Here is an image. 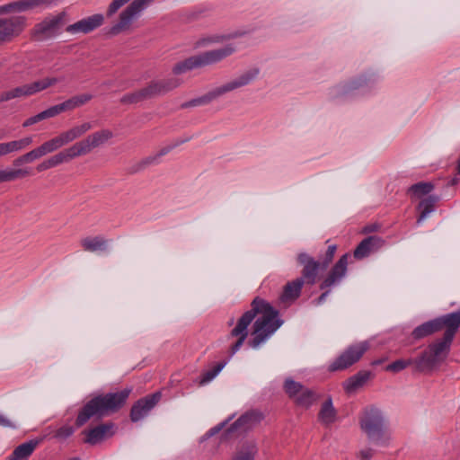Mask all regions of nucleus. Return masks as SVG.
Segmentation results:
<instances>
[{"label": "nucleus", "instance_id": "13", "mask_svg": "<svg viewBox=\"0 0 460 460\" xmlns=\"http://www.w3.org/2000/svg\"><path fill=\"white\" fill-rule=\"evenodd\" d=\"M161 398V392H155L137 400L130 410V420L137 422L146 417Z\"/></svg>", "mask_w": 460, "mask_h": 460}, {"label": "nucleus", "instance_id": "18", "mask_svg": "<svg viewBox=\"0 0 460 460\" xmlns=\"http://www.w3.org/2000/svg\"><path fill=\"white\" fill-rule=\"evenodd\" d=\"M76 157L77 156L75 153V150L71 146L68 148L63 149L62 151L49 156V158L37 164L36 170L39 172L47 171L62 164L68 163Z\"/></svg>", "mask_w": 460, "mask_h": 460}, {"label": "nucleus", "instance_id": "19", "mask_svg": "<svg viewBox=\"0 0 460 460\" xmlns=\"http://www.w3.org/2000/svg\"><path fill=\"white\" fill-rule=\"evenodd\" d=\"M384 243V240L376 235L368 236L359 243L354 250L353 255L357 260H362L378 251Z\"/></svg>", "mask_w": 460, "mask_h": 460}, {"label": "nucleus", "instance_id": "22", "mask_svg": "<svg viewBox=\"0 0 460 460\" xmlns=\"http://www.w3.org/2000/svg\"><path fill=\"white\" fill-rule=\"evenodd\" d=\"M93 128V124L91 122H84L80 125H76L72 127L71 128L62 131L59 133L58 138L61 142L62 146H66L67 144L78 139L89 130Z\"/></svg>", "mask_w": 460, "mask_h": 460}, {"label": "nucleus", "instance_id": "20", "mask_svg": "<svg viewBox=\"0 0 460 460\" xmlns=\"http://www.w3.org/2000/svg\"><path fill=\"white\" fill-rule=\"evenodd\" d=\"M234 51V46L229 44L218 49L206 51L198 55V58L200 62V66H205L221 61L226 57L232 55Z\"/></svg>", "mask_w": 460, "mask_h": 460}, {"label": "nucleus", "instance_id": "38", "mask_svg": "<svg viewBox=\"0 0 460 460\" xmlns=\"http://www.w3.org/2000/svg\"><path fill=\"white\" fill-rule=\"evenodd\" d=\"M93 99V95L91 93H82L78 95H75L66 101H65L66 107L67 111H73L76 108H79Z\"/></svg>", "mask_w": 460, "mask_h": 460}, {"label": "nucleus", "instance_id": "56", "mask_svg": "<svg viewBox=\"0 0 460 460\" xmlns=\"http://www.w3.org/2000/svg\"><path fill=\"white\" fill-rule=\"evenodd\" d=\"M226 37L222 36V37H215V38H208V39H203L201 40V44H205L207 42H212V41H221L223 40H225Z\"/></svg>", "mask_w": 460, "mask_h": 460}, {"label": "nucleus", "instance_id": "40", "mask_svg": "<svg viewBox=\"0 0 460 460\" xmlns=\"http://www.w3.org/2000/svg\"><path fill=\"white\" fill-rule=\"evenodd\" d=\"M7 181H13L18 179L28 177L31 174L30 168L4 169Z\"/></svg>", "mask_w": 460, "mask_h": 460}, {"label": "nucleus", "instance_id": "27", "mask_svg": "<svg viewBox=\"0 0 460 460\" xmlns=\"http://www.w3.org/2000/svg\"><path fill=\"white\" fill-rule=\"evenodd\" d=\"M33 142V139L31 137H25L23 138H21L19 140H13L10 142L5 143H0V148L2 152V155H6L8 154L13 153V152H19L29 146H31Z\"/></svg>", "mask_w": 460, "mask_h": 460}, {"label": "nucleus", "instance_id": "5", "mask_svg": "<svg viewBox=\"0 0 460 460\" xmlns=\"http://www.w3.org/2000/svg\"><path fill=\"white\" fill-rule=\"evenodd\" d=\"M154 0H133L119 14L118 22L110 28L111 35H118L128 31L135 19L153 2Z\"/></svg>", "mask_w": 460, "mask_h": 460}, {"label": "nucleus", "instance_id": "60", "mask_svg": "<svg viewBox=\"0 0 460 460\" xmlns=\"http://www.w3.org/2000/svg\"><path fill=\"white\" fill-rule=\"evenodd\" d=\"M69 460H80V458H78V457H74V458H71V459H69Z\"/></svg>", "mask_w": 460, "mask_h": 460}, {"label": "nucleus", "instance_id": "1", "mask_svg": "<svg viewBox=\"0 0 460 460\" xmlns=\"http://www.w3.org/2000/svg\"><path fill=\"white\" fill-rule=\"evenodd\" d=\"M257 314H260V316L252 325V334L253 338L249 341V345L253 349H257L264 343L282 324V321L279 319V311L266 300L259 296L255 297L251 304V309L240 317L237 324L228 335V339L237 338L235 342L230 346V357L234 355L243 346L248 336V326Z\"/></svg>", "mask_w": 460, "mask_h": 460}, {"label": "nucleus", "instance_id": "11", "mask_svg": "<svg viewBox=\"0 0 460 460\" xmlns=\"http://www.w3.org/2000/svg\"><path fill=\"white\" fill-rule=\"evenodd\" d=\"M61 147L63 146L58 138V136H56L53 138L45 141L40 146L20 155L13 160V164L14 166H19L22 164L32 163L33 161L40 159L48 154L53 153Z\"/></svg>", "mask_w": 460, "mask_h": 460}, {"label": "nucleus", "instance_id": "54", "mask_svg": "<svg viewBox=\"0 0 460 460\" xmlns=\"http://www.w3.org/2000/svg\"><path fill=\"white\" fill-rule=\"evenodd\" d=\"M194 106H199V98L192 99L187 102H184L181 104V108H189V107H194Z\"/></svg>", "mask_w": 460, "mask_h": 460}, {"label": "nucleus", "instance_id": "43", "mask_svg": "<svg viewBox=\"0 0 460 460\" xmlns=\"http://www.w3.org/2000/svg\"><path fill=\"white\" fill-rule=\"evenodd\" d=\"M64 111H67L65 102L48 108L47 110L41 111L40 114L42 117V119H46L56 117Z\"/></svg>", "mask_w": 460, "mask_h": 460}, {"label": "nucleus", "instance_id": "26", "mask_svg": "<svg viewBox=\"0 0 460 460\" xmlns=\"http://www.w3.org/2000/svg\"><path fill=\"white\" fill-rule=\"evenodd\" d=\"M303 285V281L298 279L288 282L279 297L281 302H293L297 299L301 294Z\"/></svg>", "mask_w": 460, "mask_h": 460}, {"label": "nucleus", "instance_id": "48", "mask_svg": "<svg viewBox=\"0 0 460 460\" xmlns=\"http://www.w3.org/2000/svg\"><path fill=\"white\" fill-rule=\"evenodd\" d=\"M0 426L10 429H16V424L8 419L5 415L0 413Z\"/></svg>", "mask_w": 460, "mask_h": 460}, {"label": "nucleus", "instance_id": "53", "mask_svg": "<svg viewBox=\"0 0 460 460\" xmlns=\"http://www.w3.org/2000/svg\"><path fill=\"white\" fill-rule=\"evenodd\" d=\"M167 153V150H162L157 155L155 156H150V157H147L146 158L145 160H143V164L144 165H148V164H151L153 163H155L157 159V157L161 156V155H164Z\"/></svg>", "mask_w": 460, "mask_h": 460}, {"label": "nucleus", "instance_id": "29", "mask_svg": "<svg viewBox=\"0 0 460 460\" xmlns=\"http://www.w3.org/2000/svg\"><path fill=\"white\" fill-rule=\"evenodd\" d=\"M369 376L370 373L367 371H360L357 373L344 382V390L349 394L355 392L359 387L363 386V385L369 379Z\"/></svg>", "mask_w": 460, "mask_h": 460}, {"label": "nucleus", "instance_id": "16", "mask_svg": "<svg viewBox=\"0 0 460 460\" xmlns=\"http://www.w3.org/2000/svg\"><path fill=\"white\" fill-rule=\"evenodd\" d=\"M103 22L104 16L102 13H95L92 16H88L73 24L68 25L66 28V31L72 34H87L101 27L103 24Z\"/></svg>", "mask_w": 460, "mask_h": 460}, {"label": "nucleus", "instance_id": "50", "mask_svg": "<svg viewBox=\"0 0 460 460\" xmlns=\"http://www.w3.org/2000/svg\"><path fill=\"white\" fill-rule=\"evenodd\" d=\"M373 456H374V450L371 448H366V449L360 450L358 453V456L362 460H370Z\"/></svg>", "mask_w": 460, "mask_h": 460}, {"label": "nucleus", "instance_id": "30", "mask_svg": "<svg viewBox=\"0 0 460 460\" xmlns=\"http://www.w3.org/2000/svg\"><path fill=\"white\" fill-rule=\"evenodd\" d=\"M31 96L29 84H22L0 93V102H8L15 98Z\"/></svg>", "mask_w": 460, "mask_h": 460}, {"label": "nucleus", "instance_id": "24", "mask_svg": "<svg viewBox=\"0 0 460 460\" xmlns=\"http://www.w3.org/2000/svg\"><path fill=\"white\" fill-rule=\"evenodd\" d=\"M80 244L84 252H105L109 247V240L102 235L87 236L81 239Z\"/></svg>", "mask_w": 460, "mask_h": 460}, {"label": "nucleus", "instance_id": "9", "mask_svg": "<svg viewBox=\"0 0 460 460\" xmlns=\"http://www.w3.org/2000/svg\"><path fill=\"white\" fill-rule=\"evenodd\" d=\"M113 137V133L110 129H101L88 135L83 140L72 145L77 157L90 154L94 148H97Z\"/></svg>", "mask_w": 460, "mask_h": 460}, {"label": "nucleus", "instance_id": "58", "mask_svg": "<svg viewBox=\"0 0 460 460\" xmlns=\"http://www.w3.org/2000/svg\"><path fill=\"white\" fill-rule=\"evenodd\" d=\"M6 182L4 170H0V183Z\"/></svg>", "mask_w": 460, "mask_h": 460}, {"label": "nucleus", "instance_id": "51", "mask_svg": "<svg viewBox=\"0 0 460 460\" xmlns=\"http://www.w3.org/2000/svg\"><path fill=\"white\" fill-rule=\"evenodd\" d=\"M225 424H226V423H225V422H223V423H221V424H219V425H217V426H216V427H214V428L210 429L208 431V433L205 435L204 438H210V437H212V436L216 435L217 433H218V432L223 429V427L225 426Z\"/></svg>", "mask_w": 460, "mask_h": 460}, {"label": "nucleus", "instance_id": "8", "mask_svg": "<svg viewBox=\"0 0 460 460\" xmlns=\"http://www.w3.org/2000/svg\"><path fill=\"white\" fill-rule=\"evenodd\" d=\"M367 341L353 344L347 348L330 366L332 372L344 370L358 362L368 349Z\"/></svg>", "mask_w": 460, "mask_h": 460}, {"label": "nucleus", "instance_id": "31", "mask_svg": "<svg viewBox=\"0 0 460 460\" xmlns=\"http://www.w3.org/2000/svg\"><path fill=\"white\" fill-rule=\"evenodd\" d=\"M438 201V197L431 195L426 199H423L418 205V210H420V216L417 219V223H421L430 214L435 208V204Z\"/></svg>", "mask_w": 460, "mask_h": 460}, {"label": "nucleus", "instance_id": "21", "mask_svg": "<svg viewBox=\"0 0 460 460\" xmlns=\"http://www.w3.org/2000/svg\"><path fill=\"white\" fill-rule=\"evenodd\" d=\"M93 128V124L91 122H84L80 125H76L72 127L71 128L62 131L59 133L58 138L61 142L62 146H66L67 144L78 139L89 130Z\"/></svg>", "mask_w": 460, "mask_h": 460}, {"label": "nucleus", "instance_id": "34", "mask_svg": "<svg viewBox=\"0 0 460 460\" xmlns=\"http://www.w3.org/2000/svg\"><path fill=\"white\" fill-rule=\"evenodd\" d=\"M59 82V79L57 77H43L37 81L28 84L30 87L31 94H36L40 92H42L51 86H54Z\"/></svg>", "mask_w": 460, "mask_h": 460}, {"label": "nucleus", "instance_id": "46", "mask_svg": "<svg viewBox=\"0 0 460 460\" xmlns=\"http://www.w3.org/2000/svg\"><path fill=\"white\" fill-rule=\"evenodd\" d=\"M336 250H337V246L335 244H332L328 247L323 261H320V263L322 264L323 270H325L329 266V264L332 262Z\"/></svg>", "mask_w": 460, "mask_h": 460}, {"label": "nucleus", "instance_id": "47", "mask_svg": "<svg viewBox=\"0 0 460 460\" xmlns=\"http://www.w3.org/2000/svg\"><path fill=\"white\" fill-rule=\"evenodd\" d=\"M130 0H112V2L108 6L106 15L108 17H111L115 14L123 5L128 3Z\"/></svg>", "mask_w": 460, "mask_h": 460}, {"label": "nucleus", "instance_id": "55", "mask_svg": "<svg viewBox=\"0 0 460 460\" xmlns=\"http://www.w3.org/2000/svg\"><path fill=\"white\" fill-rule=\"evenodd\" d=\"M252 415L245 414L241 416L234 423V425H241L243 423H246L248 420H252Z\"/></svg>", "mask_w": 460, "mask_h": 460}, {"label": "nucleus", "instance_id": "59", "mask_svg": "<svg viewBox=\"0 0 460 460\" xmlns=\"http://www.w3.org/2000/svg\"><path fill=\"white\" fill-rule=\"evenodd\" d=\"M456 172L460 173V159L458 160L457 165H456Z\"/></svg>", "mask_w": 460, "mask_h": 460}, {"label": "nucleus", "instance_id": "36", "mask_svg": "<svg viewBox=\"0 0 460 460\" xmlns=\"http://www.w3.org/2000/svg\"><path fill=\"white\" fill-rule=\"evenodd\" d=\"M316 400V394L313 390L306 388L305 386L298 394V395H296V398L294 399L295 402L297 405L305 408L310 407Z\"/></svg>", "mask_w": 460, "mask_h": 460}, {"label": "nucleus", "instance_id": "35", "mask_svg": "<svg viewBox=\"0 0 460 460\" xmlns=\"http://www.w3.org/2000/svg\"><path fill=\"white\" fill-rule=\"evenodd\" d=\"M54 0H19L14 2L16 12H24L40 6H49Z\"/></svg>", "mask_w": 460, "mask_h": 460}, {"label": "nucleus", "instance_id": "17", "mask_svg": "<svg viewBox=\"0 0 460 460\" xmlns=\"http://www.w3.org/2000/svg\"><path fill=\"white\" fill-rule=\"evenodd\" d=\"M76 157L77 156L75 153V150L71 146L68 148L63 149L62 151L49 156V158L37 164L36 170L39 172L47 171L62 164L68 163Z\"/></svg>", "mask_w": 460, "mask_h": 460}, {"label": "nucleus", "instance_id": "4", "mask_svg": "<svg viewBox=\"0 0 460 460\" xmlns=\"http://www.w3.org/2000/svg\"><path fill=\"white\" fill-rule=\"evenodd\" d=\"M359 424L371 443L382 447L390 445L391 435L380 411L374 408L366 410L360 418Z\"/></svg>", "mask_w": 460, "mask_h": 460}, {"label": "nucleus", "instance_id": "39", "mask_svg": "<svg viewBox=\"0 0 460 460\" xmlns=\"http://www.w3.org/2000/svg\"><path fill=\"white\" fill-rule=\"evenodd\" d=\"M226 365V362L222 361L217 363L211 369L204 372L200 376L199 385H204L212 381L220 373Z\"/></svg>", "mask_w": 460, "mask_h": 460}, {"label": "nucleus", "instance_id": "57", "mask_svg": "<svg viewBox=\"0 0 460 460\" xmlns=\"http://www.w3.org/2000/svg\"><path fill=\"white\" fill-rule=\"evenodd\" d=\"M330 291L327 290L325 292H323L319 297L318 299L316 300V305H321L322 303H323L326 299V297L328 296Z\"/></svg>", "mask_w": 460, "mask_h": 460}, {"label": "nucleus", "instance_id": "37", "mask_svg": "<svg viewBox=\"0 0 460 460\" xmlns=\"http://www.w3.org/2000/svg\"><path fill=\"white\" fill-rule=\"evenodd\" d=\"M434 190V185L431 182H424L420 181L411 185L407 193L411 196V198H421L424 195L430 193Z\"/></svg>", "mask_w": 460, "mask_h": 460}, {"label": "nucleus", "instance_id": "7", "mask_svg": "<svg viewBox=\"0 0 460 460\" xmlns=\"http://www.w3.org/2000/svg\"><path fill=\"white\" fill-rule=\"evenodd\" d=\"M259 74L258 69H253L243 74L237 79L228 82L219 87L213 89L208 93L204 94L201 97H199V105L208 104L217 97L235 90L239 87L244 86L252 82Z\"/></svg>", "mask_w": 460, "mask_h": 460}, {"label": "nucleus", "instance_id": "61", "mask_svg": "<svg viewBox=\"0 0 460 460\" xmlns=\"http://www.w3.org/2000/svg\"><path fill=\"white\" fill-rule=\"evenodd\" d=\"M8 460V459H7Z\"/></svg>", "mask_w": 460, "mask_h": 460}, {"label": "nucleus", "instance_id": "2", "mask_svg": "<svg viewBox=\"0 0 460 460\" xmlns=\"http://www.w3.org/2000/svg\"><path fill=\"white\" fill-rule=\"evenodd\" d=\"M460 328V309L428 321L412 331L416 340L424 338L445 329L442 338L429 345L428 349L416 358V369L420 372L431 371L448 356L454 338Z\"/></svg>", "mask_w": 460, "mask_h": 460}, {"label": "nucleus", "instance_id": "32", "mask_svg": "<svg viewBox=\"0 0 460 460\" xmlns=\"http://www.w3.org/2000/svg\"><path fill=\"white\" fill-rule=\"evenodd\" d=\"M198 67H201V66L197 55L175 64L172 67V73L181 75Z\"/></svg>", "mask_w": 460, "mask_h": 460}, {"label": "nucleus", "instance_id": "3", "mask_svg": "<svg viewBox=\"0 0 460 460\" xmlns=\"http://www.w3.org/2000/svg\"><path fill=\"white\" fill-rule=\"evenodd\" d=\"M131 392L132 388H125L118 393H110L93 397L79 411L75 426L80 428L91 418L101 419L118 411L125 404Z\"/></svg>", "mask_w": 460, "mask_h": 460}, {"label": "nucleus", "instance_id": "25", "mask_svg": "<svg viewBox=\"0 0 460 460\" xmlns=\"http://www.w3.org/2000/svg\"><path fill=\"white\" fill-rule=\"evenodd\" d=\"M41 439H31L25 443L19 445L13 451L11 456L7 458L8 460H28L32 455Z\"/></svg>", "mask_w": 460, "mask_h": 460}, {"label": "nucleus", "instance_id": "49", "mask_svg": "<svg viewBox=\"0 0 460 460\" xmlns=\"http://www.w3.org/2000/svg\"><path fill=\"white\" fill-rule=\"evenodd\" d=\"M41 120H43V119H42L41 114H40V113H38L37 115L32 116V117H30L29 119H27L23 122L22 126H23V127H29V126H31V125H33V124H35V123H37V122H40V121H41Z\"/></svg>", "mask_w": 460, "mask_h": 460}, {"label": "nucleus", "instance_id": "33", "mask_svg": "<svg viewBox=\"0 0 460 460\" xmlns=\"http://www.w3.org/2000/svg\"><path fill=\"white\" fill-rule=\"evenodd\" d=\"M256 453V445L253 442H246L235 452L232 460H254Z\"/></svg>", "mask_w": 460, "mask_h": 460}, {"label": "nucleus", "instance_id": "42", "mask_svg": "<svg viewBox=\"0 0 460 460\" xmlns=\"http://www.w3.org/2000/svg\"><path fill=\"white\" fill-rule=\"evenodd\" d=\"M304 388V385L298 382L294 381L293 379H287L284 384L285 392L288 394L291 399H295L296 395L301 392Z\"/></svg>", "mask_w": 460, "mask_h": 460}, {"label": "nucleus", "instance_id": "15", "mask_svg": "<svg viewBox=\"0 0 460 460\" xmlns=\"http://www.w3.org/2000/svg\"><path fill=\"white\" fill-rule=\"evenodd\" d=\"M349 254H343L329 271L320 285L321 289L330 288L339 284L347 273Z\"/></svg>", "mask_w": 460, "mask_h": 460}, {"label": "nucleus", "instance_id": "41", "mask_svg": "<svg viewBox=\"0 0 460 460\" xmlns=\"http://www.w3.org/2000/svg\"><path fill=\"white\" fill-rule=\"evenodd\" d=\"M146 100L143 88L136 92L127 93L120 99V102L124 104H133Z\"/></svg>", "mask_w": 460, "mask_h": 460}, {"label": "nucleus", "instance_id": "28", "mask_svg": "<svg viewBox=\"0 0 460 460\" xmlns=\"http://www.w3.org/2000/svg\"><path fill=\"white\" fill-rule=\"evenodd\" d=\"M337 411L332 405V398H328L323 404L318 413V419L323 425L329 426L336 420Z\"/></svg>", "mask_w": 460, "mask_h": 460}, {"label": "nucleus", "instance_id": "6", "mask_svg": "<svg viewBox=\"0 0 460 460\" xmlns=\"http://www.w3.org/2000/svg\"><path fill=\"white\" fill-rule=\"evenodd\" d=\"M67 13L61 12L57 15L48 16L35 24L31 35L36 40H45L56 36L66 23Z\"/></svg>", "mask_w": 460, "mask_h": 460}, {"label": "nucleus", "instance_id": "12", "mask_svg": "<svg viewBox=\"0 0 460 460\" xmlns=\"http://www.w3.org/2000/svg\"><path fill=\"white\" fill-rule=\"evenodd\" d=\"M297 261L303 267L301 277L297 279L303 281V284H315L318 271L319 270H322V264L320 261H315L312 256L305 252L298 254Z\"/></svg>", "mask_w": 460, "mask_h": 460}, {"label": "nucleus", "instance_id": "45", "mask_svg": "<svg viewBox=\"0 0 460 460\" xmlns=\"http://www.w3.org/2000/svg\"><path fill=\"white\" fill-rule=\"evenodd\" d=\"M75 429L70 425H64L58 429L54 434V438L58 440H65L73 435Z\"/></svg>", "mask_w": 460, "mask_h": 460}, {"label": "nucleus", "instance_id": "14", "mask_svg": "<svg viewBox=\"0 0 460 460\" xmlns=\"http://www.w3.org/2000/svg\"><path fill=\"white\" fill-rule=\"evenodd\" d=\"M181 84V81L175 77L153 80L146 86H145L143 90L147 100L158 95L165 94L168 92L179 87Z\"/></svg>", "mask_w": 460, "mask_h": 460}, {"label": "nucleus", "instance_id": "10", "mask_svg": "<svg viewBox=\"0 0 460 460\" xmlns=\"http://www.w3.org/2000/svg\"><path fill=\"white\" fill-rule=\"evenodd\" d=\"M26 27V17L22 15L0 18V46L17 38Z\"/></svg>", "mask_w": 460, "mask_h": 460}, {"label": "nucleus", "instance_id": "44", "mask_svg": "<svg viewBox=\"0 0 460 460\" xmlns=\"http://www.w3.org/2000/svg\"><path fill=\"white\" fill-rule=\"evenodd\" d=\"M415 359H398V360H395L394 362H392L391 364H389L385 369L387 371H391V372H399V371H402L403 370L404 368H406L407 367L412 365V364H415Z\"/></svg>", "mask_w": 460, "mask_h": 460}, {"label": "nucleus", "instance_id": "23", "mask_svg": "<svg viewBox=\"0 0 460 460\" xmlns=\"http://www.w3.org/2000/svg\"><path fill=\"white\" fill-rule=\"evenodd\" d=\"M112 429V423H105L98 425L89 430H85L84 431L86 435L84 442L90 445H95L102 441L105 438L111 436L113 434Z\"/></svg>", "mask_w": 460, "mask_h": 460}, {"label": "nucleus", "instance_id": "52", "mask_svg": "<svg viewBox=\"0 0 460 460\" xmlns=\"http://www.w3.org/2000/svg\"><path fill=\"white\" fill-rule=\"evenodd\" d=\"M11 12H15L14 2L0 6V14Z\"/></svg>", "mask_w": 460, "mask_h": 460}]
</instances>
